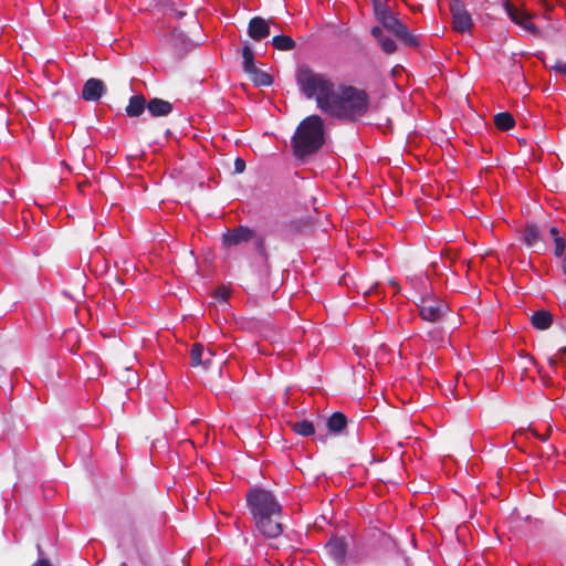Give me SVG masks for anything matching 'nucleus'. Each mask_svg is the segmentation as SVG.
Returning <instances> with one entry per match:
<instances>
[{
  "label": "nucleus",
  "instance_id": "obj_7",
  "mask_svg": "<svg viewBox=\"0 0 566 566\" xmlns=\"http://www.w3.org/2000/svg\"><path fill=\"white\" fill-rule=\"evenodd\" d=\"M418 307L421 317L428 322H437L447 312V305L433 296L421 297Z\"/></svg>",
  "mask_w": 566,
  "mask_h": 566
},
{
  "label": "nucleus",
  "instance_id": "obj_11",
  "mask_svg": "<svg viewBox=\"0 0 566 566\" xmlns=\"http://www.w3.org/2000/svg\"><path fill=\"white\" fill-rule=\"evenodd\" d=\"M255 238V233L248 227H239L223 234V244L227 247L239 245Z\"/></svg>",
  "mask_w": 566,
  "mask_h": 566
},
{
  "label": "nucleus",
  "instance_id": "obj_16",
  "mask_svg": "<svg viewBox=\"0 0 566 566\" xmlns=\"http://www.w3.org/2000/svg\"><path fill=\"white\" fill-rule=\"evenodd\" d=\"M326 548L336 562H342L346 554V542L343 538L335 537L327 543Z\"/></svg>",
  "mask_w": 566,
  "mask_h": 566
},
{
  "label": "nucleus",
  "instance_id": "obj_2",
  "mask_svg": "<svg viewBox=\"0 0 566 566\" xmlns=\"http://www.w3.org/2000/svg\"><path fill=\"white\" fill-rule=\"evenodd\" d=\"M326 114L336 118H355L366 113L367 95L353 86L336 85Z\"/></svg>",
  "mask_w": 566,
  "mask_h": 566
},
{
  "label": "nucleus",
  "instance_id": "obj_14",
  "mask_svg": "<svg viewBox=\"0 0 566 566\" xmlns=\"http://www.w3.org/2000/svg\"><path fill=\"white\" fill-rule=\"evenodd\" d=\"M104 93V84L101 80L90 78L83 87L82 96L85 101H97Z\"/></svg>",
  "mask_w": 566,
  "mask_h": 566
},
{
  "label": "nucleus",
  "instance_id": "obj_4",
  "mask_svg": "<svg viewBox=\"0 0 566 566\" xmlns=\"http://www.w3.org/2000/svg\"><path fill=\"white\" fill-rule=\"evenodd\" d=\"M247 504L253 516L281 515L282 506L275 496L263 489H251L247 494Z\"/></svg>",
  "mask_w": 566,
  "mask_h": 566
},
{
  "label": "nucleus",
  "instance_id": "obj_32",
  "mask_svg": "<svg viewBox=\"0 0 566 566\" xmlns=\"http://www.w3.org/2000/svg\"><path fill=\"white\" fill-rule=\"evenodd\" d=\"M562 270H563V273L566 275V254L563 256V260H562Z\"/></svg>",
  "mask_w": 566,
  "mask_h": 566
},
{
  "label": "nucleus",
  "instance_id": "obj_29",
  "mask_svg": "<svg viewBox=\"0 0 566 566\" xmlns=\"http://www.w3.org/2000/svg\"><path fill=\"white\" fill-rule=\"evenodd\" d=\"M549 232H551V235L554 239V242L557 240V238H560L559 237V230L556 227H552Z\"/></svg>",
  "mask_w": 566,
  "mask_h": 566
},
{
  "label": "nucleus",
  "instance_id": "obj_6",
  "mask_svg": "<svg viewBox=\"0 0 566 566\" xmlns=\"http://www.w3.org/2000/svg\"><path fill=\"white\" fill-rule=\"evenodd\" d=\"M380 23L406 45L417 46L419 44L418 38L411 34L408 28L394 13L386 17Z\"/></svg>",
  "mask_w": 566,
  "mask_h": 566
},
{
  "label": "nucleus",
  "instance_id": "obj_17",
  "mask_svg": "<svg viewBox=\"0 0 566 566\" xmlns=\"http://www.w3.org/2000/svg\"><path fill=\"white\" fill-rule=\"evenodd\" d=\"M147 108L153 116H166L172 111V105L167 101L154 98L147 104Z\"/></svg>",
  "mask_w": 566,
  "mask_h": 566
},
{
  "label": "nucleus",
  "instance_id": "obj_30",
  "mask_svg": "<svg viewBox=\"0 0 566 566\" xmlns=\"http://www.w3.org/2000/svg\"><path fill=\"white\" fill-rule=\"evenodd\" d=\"M34 566H51L48 560L45 559H39Z\"/></svg>",
  "mask_w": 566,
  "mask_h": 566
},
{
  "label": "nucleus",
  "instance_id": "obj_27",
  "mask_svg": "<svg viewBox=\"0 0 566 566\" xmlns=\"http://www.w3.org/2000/svg\"><path fill=\"white\" fill-rule=\"evenodd\" d=\"M245 169V161L242 158H237L234 161V170L238 174L243 172Z\"/></svg>",
  "mask_w": 566,
  "mask_h": 566
},
{
  "label": "nucleus",
  "instance_id": "obj_15",
  "mask_svg": "<svg viewBox=\"0 0 566 566\" xmlns=\"http://www.w3.org/2000/svg\"><path fill=\"white\" fill-rule=\"evenodd\" d=\"M371 34L377 39L385 53L391 54L397 50L396 42L391 38L385 35L382 28L374 27L371 29Z\"/></svg>",
  "mask_w": 566,
  "mask_h": 566
},
{
  "label": "nucleus",
  "instance_id": "obj_21",
  "mask_svg": "<svg viewBox=\"0 0 566 566\" xmlns=\"http://www.w3.org/2000/svg\"><path fill=\"white\" fill-rule=\"evenodd\" d=\"M272 44L277 50H292L295 46V42L291 36L287 35H276L272 39Z\"/></svg>",
  "mask_w": 566,
  "mask_h": 566
},
{
  "label": "nucleus",
  "instance_id": "obj_1",
  "mask_svg": "<svg viewBox=\"0 0 566 566\" xmlns=\"http://www.w3.org/2000/svg\"><path fill=\"white\" fill-rule=\"evenodd\" d=\"M295 78L300 92L307 99H314L317 108L326 114L337 84L328 75L316 72L306 65L297 67Z\"/></svg>",
  "mask_w": 566,
  "mask_h": 566
},
{
  "label": "nucleus",
  "instance_id": "obj_9",
  "mask_svg": "<svg viewBox=\"0 0 566 566\" xmlns=\"http://www.w3.org/2000/svg\"><path fill=\"white\" fill-rule=\"evenodd\" d=\"M280 517L281 515H265L253 520L260 533L266 537H276L282 533Z\"/></svg>",
  "mask_w": 566,
  "mask_h": 566
},
{
  "label": "nucleus",
  "instance_id": "obj_5",
  "mask_svg": "<svg viewBox=\"0 0 566 566\" xmlns=\"http://www.w3.org/2000/svg\"><path fill=\"white\" fill-rule=\"evenodd\" d=\"M242 57H243V70L245 73L249 74L250 78L258 86H269L272 83L271 76L258 69L254 64V55L249 45H245L242 50Z\"/></svg>",
  "mask_w": 566,
  "mask_h": 566
},
{
  "label": "nucleus",
  "instance_id": "obj_20",
  "mask_svg": "<svg viewBox=\"0 0 566 566\" xmlns=\"http://www.w3.org/2000/svg\"><path fill=\"white\" fill-rule=\"evenodd\" d=\"M496 127L501 130H507L515 124L513 116L510 113H499L494 117Z\"/></svg>",
  "mask_w": 566,
  "mask_h": 566
},
{
  "label": "nucleus",
  "instance_id": "obj_13",
  "mask_svg": "<svg viewBox=\"0 0 566 566\" xmlns=\"http://www.w3.org/2000/svg\"><path fill=\"white\" fill-rule=\"evenodd\" d=\"M249 35L255 40L260 41L270 35V25L269 21L264 20L261 17H254L251 19L248 28Z\"/></svg>",
  "mask_w": 566,
  "mask_h": 566
},
{
  "label": "nucleus",
  "instance_id": "obj_23",
  "mask_svg": "<svg viewBox=\"0 0 566 566\" xmlns=\"http://www.w3.org/2000/svg\"><path fill=\"white\" fill-rule=\"evenodd\" d=\"M524 241L528 247H534L539 241V231L535 224L525 228Z\"/></svg>",
  "mask_w": 566,
  "mask_h": 566
},
{
  "label": "nucleus",
  "instance_id": "obj_24",
  "mask_svg": "<svg viewBox=\"0 0 566 566\" xmlns=\"http://www.w3.org/2000/svg\"><path fill=\"white\" fill-rule=\"evenodd\" d=\"M292 429L297 434L304 436V437L312 436L315 431L313 423L307 420H302V421L292 423Z\"/></svg>",
  "mask_w": 566,
  "mask_h": 566
},
{
  "label": "nucleus",
  "instance_id": "obj_18",
  "mask_svg": "<svg viewBox=\"0 0 566 566\" xmlns=\"http://www.w3.org/2000/svg\"><path fill=\"white\" fill-rule=\"evenodd\" d=\"M531 322L535 328L539 331H545L551 327L553 323V317L549 312L541 310L533 313Z\"/></svg>",
  "mask_w": 566,
  "mask_h": 566
},
{
  "label": "nucleus",
  "instance_id": "obj_34",
  "mask_svg": "<svg viewBox=\"0 0 566 566\" xmlns=\"http://www.w3.org/2000/svg\"><path fill=\"white\" fill-rule=\"evenodd\" d=\"M559 70H560V71L565 74V76H566V67H560Z\"/></svg>",
  "mask_w": 566,
  "mask_h": 566
},
{
  "label": "nucleus",
  "instance_id": "obj_33",
  "mask_svg": "<svg viewBox=\"0 0 566 566\" xmlns=\"http://www.w3.org/2000/svg\"><path fill=\"white\" fill-rule=\"evenodd\" d=\"M256 244H258V247H259V248H261V245H262V240H261L260 238H256Z\"/></svg>",
  "mask_w": 566,
  "mask_h": 566
},
{
  "label": "nucleus",
  "instance_id": "obj_10",
  "mask_svg": "<svg viewBox=\"0 0 566 566\" xmlns=\"http://www.w3.org/2000/svg\"><path fill=\"white\" fill-rule=\"evenodd\" d=\"M505 9H506L509 17L512 19V21L514 23L520 25L522 29H524L528 33L538 34L537 28L531 21L532 15L530 14L528 11L518 9L509 3L505 6Z\"/></svg>",
  "mask_w": 566,
  "mask_h": 566
},
{
  "label": "nucleus",
  "instance_id": "obj_3",
  "mask_svg": "<svg viewBox=\"0 0 566 566\" xmlns=\"http://www.w3.org/2000/svg\"><path fill=\"white\" fill-rule=\"evenodd\" d=\"M323 143V119L318 115H311L296 129L293 138L294 153L297 157H304L316 151Z\"/></svg>",
  "mask_w": 566,
  "mask_h": 566
},
{
  "label": "nucleus",
  "instance_id": "obj_19",
  "mask_svg": "<svg viewBox=\"0 0 566 566\" xmlns=\"http://www.w3.org/2000/svg\"><path fill=\"white\" fill-rule=\"evenodd\" d=\"M146 101L143 96H133L129 99V104L126 107V112L129 116H138L140 115L145 109Z\"/></svg>",
  "mask_w": 566,
  "mask_h": 566
},
{
  "label": "nucleus",
  "instance_id": "obj_25",
  "mask_svg": "<svg viewBox=\"0 0 566 566\" xmlns=\"http://www.w3.org/2000/svg\"><path fill=\"white\" fill-rule=\"evenodd\" d=\"M374 11H375L376 19L379 22L392 13L391 10L389 9V7L379 0L374 1Z\"/></svg>",
  "mask_w": 566,
  "mask_h": 566
},
{
  "label": "nucleus",
  "instance_id": "obj_22",
  "mask_svg": "<svg viewBox=\"0 0 566 566\" xmlns=\"http://www.w3.org/2000/svg\"><path fill=\"white\" fill-rule=\"evenodd\" d=\"M328 429L334 432L342 431L346 426V418L343 413H334L327 422Z\"/></svg>",
  "mask_w": 566,
  "mask_h": 566
},
{
  "label": "nucleus",
  "instance_id": "obj_28",
  "mask_svg": "<svg viewBox=\"0 0 566 566\" xmlns=\"http://www.w3.org/2000/svg\"><path fill=\"white\" fill-rule=\"evenodd\" d=\"M229 296V291L226 287H221L216 292V297L226 301Z\"/></svg>",
  "mask_w": 566,
  "mask_h": 566
},
{
  "label": "nucleus",
  "instance_id": "obj_26",
  "mask_svg": "<svg viewBox=\"0 0 566 566\" xmlns=\"http://www.w3.org/2000/svg\"><path fill=\"white\" fill-rule=\"evenodd\" d=\"M566 254V241L563 238H557L555 241V255L562 258Z\"/></svg>",
  "mask_w": 566,
  "mask_h": 566
},
{
  "label": "nucleus",
  "instance_id": "obj_31",
  "mask_svg": "<svg viewBox=\"0 0 566 566\" xmlns=\"http://www.w3.org/2000/svg\"><path fill=\"white\" fill-rule=\"evenodd\" d=\"M548 363L552 368H555L557 366V359L555 357H551L548 359Z\"/></svg>",
  "mask_w": 566,
  "mask_h": 566
},
{
  "label": "nucleus",
  "instance_id": "obj_8",
  "mask_svg": "<svg viewBox=\"0 0 566 566\" xmlns=\"http://www.w3.org/2000/svg\"><path fill=\"white\" fill-rule=\"evenodd\" d=\"M450 11L452 14V24L453 29L457 32H468L473 27V21L471 14L464 8V6L460 2V0H452L450 6Z\"/></svg>",
  "mask_w": 566,
  "mask_h": 566
},
{
  "label": "nucleus",
  "instance_id": "obj_35",
  "mask_svg": "<svg viewBox=\"0 0 566 566\" xmlns=\"http://www.w3.org/2000/svg\"><path fill=\"white\" fill-rule=\"evenodd\" d=\"M566 355V346L560 349Z\"/></svg>",
  "mask_w": 566,
  "mask_h": 566
},
{
  "label": "nucleus",
  "instance_id": "obj_12",
  "mask_svg": "<svg viewBox=\"0 0 566 566\" xmlns=\"http://www.w3.org/2000/svg\"><path fill=\"white\" fill-rule=\"evenodd\" d=\"M213 353L211 349H205L199 343L195 344L190 350L191 366H202L208 369L211 365Z\"/></svg>",
  "mask_w": 566,
  "mask_h": 566
}]
</instances>
